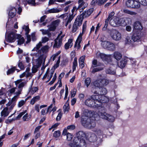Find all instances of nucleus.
<instances>
[{
    "label": "nucleus",
    "instance_id": "39",
    "mask_svg": "<svg viewBox=\"0 0 147 147\" xmlns=\"http://www.w3.org/2000/svg\"><path fill=\"white\" fill-rule=\"evenodd\" d=\"M60 134L61 132L59 131H56L54 132L53 134V136L55 138H58L60 136Z\"/></svg>",
    "mask_w": 147,
    "mask_h": 147
},
{
    "label": "nucleus",
    "instance_id": "56",
    "mask_svg": "<svg viewBox=\"0 0 147 147\" xmlns=\"http://www.w3.org/2000/svg\"><path fill=\"white\" fill-rule=\"evenodd\" d=\"M28 117V114L27 113H26L23 116V120L24 121L29 120V118H27Z\"/></svg>",
    "mask_w": 147,
    "mask_h": 147
},
{
    "label": "nucleus",
    "instance_id": "34",
    "mask_svg": "<svg viewBox=\"0 0 147 147\" xmlns=\"http://www.w3.org/2000/svg\"><path fill=\"white\" fill-rule=\"evenodd\" d=\"M92 13V11L91 9H88L87 11H85L84 12H83L82 13L84 15L85 18L88 17L90 16Z\"/></svg>",
    "mask_w": 147,
    "mask_h": 147
},
{
    "label": "nucleus",
    "instance_id": "47",
    "mask_svg": "<svg viewBox=\"0 0 147 147\" xmlns=\"http://www.w3.org/2000/svg\"><path fill=\"white\" fill-rule=\"evenodd\" d=\"M123 12L125 13L129 14L130 15H133L134 13V12L130 11L127 9H124Z\"/></svg>",
    "mask_w": 147,
    "mask_h": 147
},
{
    "label": "nucleus",
    "instance_id": "13",
    "mask_svg": "<svg viewBox=\"0 0 147 147\" xmlns=\"http://www.w3.org/2000/svg\"><path fill=\"white\" fill-rule=\"evenodd\" d=\"M59 21L58 20H57L53 21L49 28V31H54L56 27V25H58L59 23Z\"/></svg>",
    "mask_w": 147,
    "mask_h": 147
},
{
    "label": "nucleus",
    "instance_id": "37",
    "mask_svg": "<svg viewBox=\"0 0 147 147\" xmlns=\"http://www.w3.org/2000/svg\"><path fill=\"white\" fill-rule=\"evenodd\" d=\"M22 28L26 32V35L29 34H28L29 33V32L30 31V30L29 28L28 25L26 26L24 25L22 27Z\"/></svg>",
    "mask_w": 147,
    "mask_h": 147
},
{
    "label": "nucleus",
    "instance_id": "8",
    "mask_svg": "<svg viewBox=\"0 0 147 147\" xmlns=\"http://www.w3.org/2000/svg\"><path fill=\"white\" fill-rule=\"evenodd\" d=\"M102 46L104 48L107 49L108 50L113 51L115 49V45L113 43L106 41H105L102 43Z\"/></svg>",
    "mask_w": 147,
    "mask_h": 147
},
{
    "label": "nucleus",
    "instance_id": "45",
    "mask_svg": "<svg viewBox=\"0 0 147 147\" xmlns=\"http://www.w3.org/2000/svg\"><path fill=\"white\" fill-rule=\"evenodd\" d=\"M25 84V82H21V83H20L19 84L18 86V88L19 89L22 90Z\"/></svg>",
    "mask_w": 147,
    "mask_h": 147
},
{
    "label": "nucleus",
    "instance_id": "9",
    "mask_svg": "<svg viewBox=\"0 0 147 147\" xmlns=\"http://www.w3.org/2000/svg\"><path fill=\"white\" fill-rule=\"evenodd\" d=\"M98 96L99 98L97 99V107H100L102 106V103H107L109 101L108 98L105 95H98Z\"/></svg>",
    "mask_w": 147,
    "mask_h": 147
},
{
    "label": "nucleus",
    "instance_id": "19",
    "mask_svg": "<svg viewBox=\"0 0 147 147\" xmlns=\"http://www.w3.org/2000/svg\"><path fill=\"white\" fill-rule=\"evenodd\" d=\"M134 28L135 29L139 30H141L143 29V27L141 23L139 21H137L134 23Z\"/></svg>",
    "mask_w": 147,
    "mask_h": 147
},
{
    "label": "nucleus",
    "instance_id": "54",
    "mask_svg": "<svg viewBox=\"0 0 147 147\" xmlns=\"http://www.w3.org/2000/svg\"><path fill=\"white\" fill-rule=\"evenodd\" d=\"M38 67L37 66H36V67H33L32 68V73H36L38 70Z\"/></svg>",
    "mask_w": 147,
    "mask_h": 147
},
{
    "label": "nucleus",
    "instance_id": "46",
    "mask_svg": "<svg viewBox=\"0 0 147 147\" xmlns=\"http://www.w3.org/2000/svg\"><path fill=\"white\" fill-rule=\"evenodd\" d=\"M73 137V136L71 134L68 133L67 134V139L68 141H71Z\"/></svg>",
    "mask_w": 147,
    "mask_h": 147
},
{
    "label": "nucleus",
    "instance_id": "10",
    "mask_svg": "<svg viewBox=\"0 0 147 147\" xmlns=\"http://www.w3.org/2000/svg\"><path fill=\"white\" fill-rule=\"evenodd\" d=\"M141 38V32H136L133 34L131 39L134 42H139L140 41Z\"/></svg>",
    "mask_w": 147,
    "mask_h": 147
},
{
    "label": "nucleus",
    "instance_id": "51",
    "mask_svg": "<svg viewBox=\"0 0 147 147\" xmlns=\"http://www.w3.org/2000/svg\"><path fill=\"white\" fill-rule=\"evenodd\" d=\"M86 21L83 24L82 26V31L85 32L86 28Z\"/></svg>",
    "mask_w": 147,
    "mask_h": 147
},
{
    "label": "nucleus",
    "instance_id": "40",
    "mask_svg": "<svg viewBox=\"0 0 147 147\" xmlns=\"http://www.w3.org/2000/svg\"><path fill=\"white\" fill-rule=\"evenodd\" d=\"M125 45H129L131 44L132 41L130 39V38L127 36L125 38Z\"/></svg>",
    "mask_w": 147,
    "mask_h": 147
},
{
    "label": "nucleus",
    "instance_id": "50",
    "mask_svg": "<svg viewBox=\"0 0 147 147\" xmlns=\"http://www.w3.org/2000/svg\"><path fill=\"white\" fill-rule=\"evenodd\" d=\"M27 37V41L26 42V43L27 44L30 43L31 40L30 36L29 34L26 35Z\"/></svg>",
    "mask_w": 147,
    "mask_h": 147
},
{
    "label": "nucleus",
    "instance_id": "26",
    "mask_svg": "<svg viewBox=\"0 0 147 147\" xmlns=\"http://www.w3.org/2000/svg\"><path fill=\"white\" fill-rule=\"evenodd\" d=\"M107 92V89L104 87H102L100 88L99 93L98 94L100 95H106Z\"/></svg>",
    "mask_w": 147,
    "mask_h": 147
},
{
    "label": "nucleus",
    "instance_id": "6",
    "mask_svg": "<svg viewBox=\"0 0 147 147\" xmlns=\"http://www.w3.org/2000/svg\"><path fill=\"white\" fill-rule=\"evenodd\" d=\"M81 123L82 125L89 129H92L96 126V123L94 120H90V121L87 120H84V119H82Z\"/></svg>",
    "mask_w": 147,
    "mask_h": 147
},
{
    "label": "nucleus",
    "instance_id": "64",
    "mask_svg": "<svg viewBox=\"0 0 147 147\" xmlns=\"http://www.w3.org/2000/svg\"><path fill=\"white\" fill-rule=\"evenodd\" d=\"M85 56H82L80 57L79 62H84Z\"/></svg>",
    "mask_w": 147,
    "mask_h": 147
},
{
    "label": "nucleus",
    "instance_id": "63",
    "mask_svg": "<svg viewBox=\"0 0 147 147\" xmlns=\"http://www.w3.org/2000/svg\"><path fill=\"white\" fill-rule=\"evenodd\" d=\"M59 65L55 63L51 68V69L52 70V71H54L59 66Z\"/></svg>",
    "mask_w": 147,
    "mask_h": 147
},
{
    "label": "nucleus",
    "instance_id": "4",
    "mask_svg": "<svg viewBox=\"0 0 147 147\" xmlns=\"http://www.w3.org/2000/svg\"><path fill=\"white\" fill-rule=\"evenodd\" d=\"M126 6L129 8L138 9L140 6L138 1L135 0H128L125 3Z\"/></svg>",
    "mask_w": 147,
    "mask_h": 147
},
{
    "label": "nucleus",
    "instance_id": "43",
    "mask_svg": "<svg viewBox=\"0 0 147 147\" xmlns=\"http://www.w3.org/2000/svg\"><path fill=\"white\" fill-rule=\"evenodd\" d=\"M91 82V80L90 78H87L86 79L85 82V84L86 86L87 87H88L90 85Z\"/></svg>",
    "mask_w": 147,
    "mask_h": 147
},
{
    "label": "nucleus",
    "instance_id": "29",
    "mask_svg": "<svg viewBox=\"0 0 147 147\" xmlns=\"http://www.w3.org/2000/svg\"><path fill=\"white\" fill-rule=\"evenodd\" d=\"M27 4L35 6L36 3L35 0H27L24 4V5L26 6Z\"/></svg>",
    "mask_w": 147,
    "mask_h": 147
},
{
    "label": "nucleus",
    "instance_id": "62",
    "mask_svg": "<svg viewBox=\"0 0 147 147\" xmlns=\"http://www.w3.org/2000/svg\"><path fill=\"white\" fill-rule=\"evenodd\" d=\"M47 17V16L44 15L41 17L40 18V22H42L45 21V19Z\"/></svg>",
    "mask_w": 147,
    "mask_h": 147
},
{
    "label": "nucleus",
    "instance_id": "42",
    "mask_svg": "<svg viewBox=\"0 0 147 147\" xmlns=\"http://www.w3.org/2000/svg\"><path fill=\"white\" fill-rule=\"evenodd\" d=\"M25 41V40L23 37H22L21 39L18 40L17 41L18 45H21L24 43Z\"/></svg>",
    "mask_w": 147,
    "mask_h": 147
},
{
    "label": "nucleus",
    "instance_id": "3",
    "mask_svg": "<svg viewBox=\"0 0 147 147\" xmlns=\"http://www.w3.org/2000/svg\"><path fill=\"white\" fill-rule=\"evenodd\" d=\"M84 17L82 13L77 16L75 20L72 27V32L73 33L76 32L78 29L79 27L82 25Z\"/></svg>",
    "mask_w": 147,
    "mask_h": 147
},
{
    "label": "nucleus",
    "instance_id": "61",
    "mask_svg": "<svg viewBox=\"0 0 147 147\" xmlns=\"http://www.w3.org/2000/svg\"><path fill=\"white\" fill-rule=\"evenodd\" d=\"M33 98L35 101V102H36L40 100V97L39 96L37 95L33 97Z\"/></svg>",
    "mask_w": 147,
    "mask_h": 147
},
{
    "label": "nucleus",
    "instance_id": "2",
    "mask_svg": "<svg viewBox=\"0 0 147 147\" xmlns=\"http://www.w3.org/2000/svg\"><path fill=\"white\" fill-rule=\"evenodd\" d=\"M98 98V95H93L85 100V103L90 107H98L96 105L97 104V99Z\"/></svg>",
    "mask_w": 147,
    "mask_h": 147
},
{
    "label": "nucleus",
    "instance_id": "25",
    "mask_svg": "<svg viewBox=\"0 0 147 147\" xmlns=\"http://www.w3.org/2000/svg\"><path fill=\"white\" fill-rule=\"evenodd\" d=\"M76 135L81 139H86V134L83 131H79L77 134Z\"/></svg>",
    "mask_w": 147,
    "mask_h": 147
},
{
    "label": "nucleus",
    "instance_id": "18",
    "mask_svg": "<svg viewBox=\"0 0 147 147\" xmlns=\"http://www.w3.org/2000/svg\"><path fill=\"white\" fill-rule=\"evenodd\" d=\"M8 108L6 107L4 108L1 112V117L4 118L5 117L8 116L10 112L8 111Z\"/></svg>",
    "mask_w": 147,
    "mask_h": 147
},
{
    "label": "nucleus",
    "instance_id": "57",
    "mask_svg": "<svg viewBox=\"0 0 147 147\" xmlns=\"http://www.w3.org/2000/svg\"><path fill=\"white\" fill-rule=\"evenodd\" d=\"M49 38L47 37H45L42 38V43H45L49 40Z\"/></svg>",
    "mask_w": 147,
    "mask_h": 147
},
{
    "label": "nucleus",
    "instance_id": "35",
    "mask_svg": "<svg viewBox=\"0 0 147 147\" xmlns=\"http://www.w3.org/2000/svg\"><path fill=\"white\" fill-rule=\"evenodd\" d=\"M93 68V69L91 71V72L93 74H94L96 72L102 70L103 69V68L101 67V66H99Z\"/></svg>",
    "mask_w": 147,
    "mask_h": 147
},
{
    "label": "nucleus",
    "instance_id": "14",
    "mask_svg": "<svg viewBox=\"0 0 147 147\" xmlns=\"http://www.w3.org/2000/svg\"><path fill=\"white\" fill-rule=\"evenodd\" d=\"M16 9L15 7H11L10 8L8 13L9 19L13 18L16 15Z\"/></svg>",
    "mask_w": 147,
    "mask_h": 147
},
{
    "label": "nucleus",
    "instance_id": "32",
    "mask_svg": "<svg viewBox=\"0 0 147 147\" xmlns=\"http://www.w3.org/2000/svg\"><path fill=\"white\" fill-rule=\"evenodd\" d=\"M77 58L76 57H74V61L73 63L72 69L73 72H74L76 69V67L78 66V63Z\"/></svg>",
    "mask_w": 147,
    "mask_h": 147
},
{
    "label": "nucleus",
    "instance_id": "5",
    "mask_svg": "<svg viewBox=\"0 0 147 147\" xmlns=\"http://www.w3.org/2000/svg\"><path fill=\"white\" fill-rule=\"evenodd\" d=\"M110 35L111 38L115 41H119L121 40L122 38L121 33L116 29L111 30Z\"/></svg>",
    "mask_w": 147,
    "mask_h": 147
},
{
    "label": "nucleus",
    "instance_id": "48",
    "mask_svg": "<svg viewBox=\"0 0 147 147\" xmlns=\"http://www.w3.org/2000/svg\"><path fill=\"white\" fill-rule=\"evenodd\" d=\"M76 128L74 125H71L67 126V129L68 130H72Z\"/></svg>",
    "mask_w": 147,
    "mask_h": 147
},
{
    "label": "nucleus",
    "instance_id": "21",
    "mask_svg": "<svg viewBox=\"0 0 147 147\" xmlns=\"http://www.w3.org/2000/svg\"><path fill=\"white\" fill-rule=\"evenodd\" d=\"M102 65V64L101 63L98 62L97 59H94L92 61L91 68L99 66H101Z\"/></svg>",
    "mask_w": 147,
    "mask_h": 147
},
{
    "label": "nucleus",
    "instance_id": "16",
    "mask_svg": "<svg viewBox=\"0 0 147 147\" xmlns=\"http://www.w3.org/2000/svg\"><path fill=\"white\" fill-rule=\"evenodd\" d=\"M99 115L100 116V117L103 119H105L108 120L110 122H112L113 120H111L109 117H111L110 116L109 117V115L107 114L105 112H100V111H99Z\"/></svg>",
    "mask_w": 147,
    "mask_h": 147
},
{
    "label": "nucleus",
    "instance_id": "31",
    "mask_svg": "<svg viewBox=\"0 0 147 147\" xmlns=\"http://www.w3.org/2000/svg\"><path fill=\"white\" fill-rule=\"evenodd\" d=\"M59 12V11L58 9L53 8L48 10L45 13L46 14H47L49 13H58Z\"/></svg>",
    "mask_w": 147,
    "mask_h": 147
},
{
    "label": "nucleus",
    "instance_id": "17",
    "mask_svg": "<svg viewBox=\"0 0 147 147\" xmlns=\"http://www.w3.org/2000/svg\"><path fill=\"white\" fill-rule=\"evenodd\" d=\"M33 83H32L29 88L28 92L30 93L31 95H33L38 90V87H32Z\"/></svg>",
    "mask_w": 147,
    "mask_h": 147
},
{
    "label": "nucleus",
    "instance_id": "11",
    "mask_svg": "<svg viewBox=\"0 0 147 147\" xmlns=\"http://www.w3.org/2000/svg\"><path fill=\"white\" fill-rule=\"evenodd\" d=\"M108 0H92L90 3L92 6H95L96 4L99 6L104 4ZM115 0H110L111 1H114Z\"/></svg>",
    "mask_w": 147,
    "mask_h": 147
},
{
    "label": "nucleus",
    "instance_id": "15",
    "mask_svg": "<svg viewBox=\"0 0 147 147\" xmlns=\"http://www.w3.org/2000/svg\"><path fill=\"white\" fill-rule=\"evenodd\" d=\"M60 34H59V35L55 40V43L53 46V48H60L61 45L62 43V40L61 39H59L58 40V43L57 41L58 39L59 36L60 35Z\"/></svg>",
    "mask_w": 147,
    "mask_h": 147
},
{
    "label": "nucleus",
    "instance_id": "36",
    "mask_svg": "<svg viewBox=\"0 0 147 147\" xmlns=\"http://www.w3.org/2000/svg\"><path fill=\"white\" fill-rule=\"evenodd\" d=\"M74 16L73 15V14L72 15H70L69 16L68 18V20L65 24V27H67L68 24L69 23H70L71 22V21L73 19L74 17Z\"/></svg>",
    "mask_w": 147,
    "mask_h": 147
},
{
    "label": "nucleus",
    "instance_id": "52",
    "mask_svg": "<svg viewBox=\"0 0 147 147\" xmlns=\"http://www.w3.org/2000/svg\"><path fill=\"white\" fill-rule=\"evenodd\" d=\"M25 103V101L23 100H21L19 101L18 105V107H22Z\"/></svg>",
    "mask_w": 147,
    "mask_h": 147
},
{
    "label": "nucleus",
    "instance_id": "27",
    "mask_svg": "<svg viewBox=\"0 0 147 147\" xmlns=\"http://www.w3.org/2000/svg\"><path fill=\"white\" fill-rule=\"evenodd\" d=\"M78 3L79 4V5L77 9V10L79 9L80 12H81L83 11L84 9L86 7V6H84V5L85 4L84 2H82V3Z\"/></svg>",
    "mask_w": 147,
    "mask_h": 147
},
{
    "label": "nucleus",
    "instance_id": "49",
    "mask_svg": "<svg viewBox=\"0 0 147 147\" xmlns=\"http://www.w3.org/2000/svg\"><path fill=\"white\" fill-rule=\"evenodd\" d=\"M62 114L61 113V112H59L58 113V115L56 118V120L57 121H60L61 119V118L62 117Z\"/></svg>",
    "mask_w": 147,
    "mask_h": 147
},
{
    "label": "nucleus",
    "instance_id": "53",
    "mask_svg": "<svg viewBox=\"0 0 147 147\" xmlns=\"http://www.w3.org/2000/svg\"><path fill=\"white\" fill-rule=\"evenodd\" d=\"M31 38L32 40L33 41H35L36 40V38L35 36V33H33L32 34Z\"/></svg>",
    "mask_w": 147,
    "mask_h": 147
},
{
    "label": "nucleus",
    "instance_id": "60",
    "mask_svg": "<svg viewBox=\"0 0 147 147\" xmlns=\"http://www.w3.org/2000/svg\"><path fill=\"white\" fill-rule=\"evenodd\" d=\"M42 46V44L41 42H40L38 44H37L36 45V46L35 47V48L36 49L38 50L39 49L40 47Z\"/></svg>",
    "mask_w": 147,
    "mask_h": 147
},
{
    "label": "nucleus",
    "instance_id": "24",
    "mask_svg": "<svg viewBox=\"0 0 147 147\" xmlns=\"http://www.w3.org/2000/svg\"><path fill=\"white\" fill-rule=\"evenodd\" d=\"M85 139H81L80 140L79 143L78 144V147H86L87 144Z\"/></svg>",
    "mask_w": 147,
    "mask_h": 147
},
{
    "label": "nucleus",
    "instance_id": "1",
    "mask_svg": "<svg viewBox=\"0 0 147 147\" xmlns=\"http://www.w3.org/2000/svg\"><path fill=\"white\" fill-rule=\"evenodd\" d=\"M100 58L105 64L111 65L110 67L106 70V73L111 75H115L116 72V68L115 65L112 63V56L111 55H107L103 53H100Z\"/></svg>",
    "mask_w": 147,
    "mask_h": 147
},
{
    "label": "nucleus",
    "instance_id": "28",
    "mask_svg": "<svg viewBox=\"0 0 147 147\" xmlns=\"http://www.w3.org/2000/svg\"><path fill=\"white\" fill-rule=\"evenodd\" d=\"M11 67H12L11 69H8L7 72V75L11 74H13L15 72L16 70H18V69H16V67H13V66H11Z\"/></svg>",
    "mask_w": 147,
    "mask_h": 147
},
{
    "label": "nucleus",
    "instance_id": "33",
    "mask_svg": "<svg viewBox=\"0 0 147 147\" xmlns=\"http://www.w3.org/2000/svg\"><path fill=\"white\" fill-rule=\"evenodd\" d=\"M89 141L91 142H94L97 140V136L94 134H92L89 138Z\"/></svg>",
    "mask_w": 147,
    "mask_h": 147
},
{
    "label": "nucleus",
    "instance_id": "55",
    "mask_svg": "<svg viewBox=\"0 0 147 147\" xmlns=\"http://www.w3.org/2000/svg\"><path fill=\"white\" fill-rule=\"evenodd\" d=\"M48 49V47L47 45H45L42 47L41 49L42 52V53H44Z\"/></svg>",
    "mask_w": 147,
    "mask_h": 147
},
{
    "label": "nucleus",
    "instance_id": "59",
    "mask_svg": "<svg viewBox=\"0 0 147 147\" xmlns=\"http://www.w3.org/2000/svg\"><path fill=\"white\" fill-rule=\"evenodd\" d=\"M49 69H50L49 68H48L47 71L46 72L45 74V75H44L42 78V80H44V79H45V78H46L47 77V74H48V72L49 71Z\"/></svg>",
    "mask_w": 147,
    "mask_h": 147
},
{
    "label": "nucleus",
    "instance_id": "20",
    "mask_svg": "<svg viewBox=\"0 0 147 147\" xmlns=\"http://www.w3.org/2000/svg\"><path fill=\"white\" fill-rule=\"evenodd\" d=\"M73 39L71 38H69L68 40V42H66L65 45L64 47L65 49H68L69 48L70 45V48H71L73 45L72 43Z\"/></svg>",
    "mask_w": 147,
    "mask_h": 147
},
{
    "label": "nucleus",
    "instance_id": "23",
    "mask_svg": "<svg viewBox=\"0 0 147 147\" xmlns=\"http://www.w3.org/2000/svg\"><path fill=\"white\" fill-rule=\"evenodd\" d=\"M114 57L117 60V61L119 60L122 57L121 54L119 52H115L113 55Z\"/></svg>",
    "mask_w": 147,
    "mask_h": 147
},
{
    "label": "nucleus",
    "instance_id": "44",
    "mask_svg": "<svg viewBox=\"0 0 147 147\" xmlns=\"http://www.w3.org/2000/svg\"><path fill=\"white\" fill-rule=\"evenodd\" d=\"M18 66L21 69H24V67L23 63L22 61H20L19 60L18 63Z\"/></svg>",
    "mask_w": 147,
    "mask_h": 147
},
{
    "label": "nucleus",
    "instance_id": "12",
    "mask_svg": "<svg viewBox=\"0 0 147 147\" xmlns=\"http://www.w3.org/2000/svg\"><path fill=\"white\" fill-rule=\"evenodd\" d=\"M128 58L126 57H125L122 58L119 62L117 63L118 65L121 68H124L128 61Z\"/></svg>",
    "mask_w": 147,
    "mask_h": 147
},
{
    "label": "nucleus",
    "instance_id": "22",
    "mask_svg": "<svg viewBox=\"0 0 147 147\" xmlns=\"http://www.w3.org/2000/svg\"><path fill=\"white\" fill-rule=\"evenodd\" d=\"M43 58V55H40L38 59L37 60V63L36 64V66L38 67H40L42 63V59Z\"/></svg>",
    "mask_w": 147,
    "mask_h": 147
},
{
    "label": "nucleus",
    "instance_id": "58",
    "mask_svg": "<svg viewBox=\"0 0 147 147\" xmlns=\"http://www.w3.org/2000/svg\"><path fill=\"white\" fill-rule=\"evenodd\" d=\"M15 119L12 118L11 119L9 120L8 119H7L5 120V122L7 124L8 123H10L13 121L15 120Z\"/></svg>",
    "mask_w": 147,
    "mask_h": 147
},
{
    "label": "nucleus",
    "instance_id": "41",
    "mask_svg": "<svg viewBox=\"0 0 147 147\" xmlns=\"http://www.w3.org/2000/svg\"><path fill=\"white\" fill-rule=\"evenodd\" d=\"M82 38H81L80 37H78L76 41L75 42V43L74 45V47L75 48L77 46V45L78 43H81L82 40Z\"/></svg>",
    "mask_w": 147,
    "mask_h": 147
},
{
    "label": "nucleus",
    "instance_id": "30",
    "mask_svg": "<svg viewBox=\"0 0 147 147\" xmlns=\"http://www.w3.org/2000/svg\"><path fill=\"white\" fill-rule=\"evenodd\" d=\"M80 139L78 136L76 135V137H75L74 138L73 142L75 146L78 147V143H79Z\"/></svg>",
    "mask_w": 147,
    "mask_h": 147
},
{
    "label": "nucleus",
    "instance_id": "7",
    "mask_svg": "<svg viewBox=\"0 0 147 147\" xmlns=\"http://www.w3.org/2000/svg\"><path fill=\"white\" fill-rule=\"evenodd\" d=\"M5 40L8 42H14L16 40V34L13 32H11L7 36L6 32L5 35Z\"/></svg>",
    "mask_w": 147,
    "mask_h": 147
},
{
    "label": "nucleus",
    "instance_id": "38",
    "mask_svg": "<svg viewBox=\"0 0 147 147\" xmlns=\"http://www.w3.org/2000/svg\"><path fill=\"white\" fill-rule=\"evenodd\" d=\"M139 2V4L140 3L144 6H147V0H137Z\"/></svg>",
    "mask_w": 147,
    "mask_h": 147
}]
</instances>
